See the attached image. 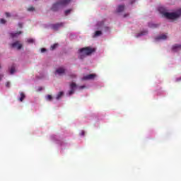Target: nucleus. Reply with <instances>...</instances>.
Wrapping results in <instances>:
<instances>
[{"mask_svg":"<svg viewBox=\"0 0 181 181\" xmlns=\"http://www.w3.org/2000/svg\"><path fill=\"white\" fill-rule=\"evenodd\" d=\"M103 35V32L100 30H97L95 32L93 37H98V36H101Z\"/></svg>","mask_w":181,"mask_h":181,"instance_id":"13","label":"nucleus"},{"mask_svg":"<svg viewBox=\"0 0 181 181\" xmlns=\"http://www.w3.org/2000/svg\"><path fill=\"white\" fill-rule=\"evenodd\" d=\"M47 99L49 100V101H52V100H53V97L52 96V95H48L47 96Z\"/></svg>","mask_w":181,"mask_h":181,"instance_id":"20","label":"nucleus"},{"mask_svg":"<svg viewBox=\"0 0 181 181\" xmlns=\"http://www.w3.org/2000/svg\"><path fill=\"white\" fill-rule=\"evenodd\" d=\"M71 12V9H68L66 11H65L64 13H65V16H67V15H69V13H70Z\"/></svg>","mask_w":181,"mask_h":181,"instance_id":"18","label":"nucleus"},{"mask_svg":"<svg viewBox=\"0 0 181 181\" xmlns=\"http://www.w3.org/2000/svg\"><path fill=\"white\" fill-rule=\"evenodd\" d=\"M76 88H77V84H76V83H74V82H72L70 84L71 90L69 92V95H72V94H74V91L76 90Z\"/></svg>","mask_w":181,"mask_h":181,"instance_id":"4","label":"nucleus"},{"mask_svg":"<svg viewBox=\"0 0 181 181\" xmlns=\"http://www.w3.org/2000/svg\"><path fill=\"white\" fill-rule=\"evenodd\" d=\"M22 31H18L17 33H10V36L11 37H18V36H19V35H21Z\"/></svg>","mask_w":181,"mask_h":181,"instance_id":"12","label":"nucleus"},{"mask_svg":"<svg viewBox=\"0 0 181 181\" xmlns=\"http://www.w3.org/2000/svg\"><path fill=\"white\" fill-rule=\"evenodd\" d=\"M106 29L108 30L110 28L108 27H106Z\"/></svg>","mask_w":181,"mask_h":181,"instance_id":"36","label":"nucleus"},{"mask_svg":"<svg viewBox=\"0 0 181 181\" xmlns=\"http://www.w3.org/2000/svg\"><path fill=\"white\" fill-rule=\"evenodd\" d=\"M11 47L18 49V50H21L22 49V44L19 43V41H16L11 44Z\"/></svg>","mask_w":181,"mask_h":181,"instance_id":"6","label":"nucleus"},{"mask_svg":"<svg viewBox=\"0 0 181 181\" xmlns=\"http://www.w3.org/2000/svg\"><path fill=\"white\" fill-rule=\"evenodd\" d=\"M28 11L29 12H32V11H35V7L30 6V7H29V8H28Z\"/></svg>","mask_w":181,"mask_h":181,"instance_id":"22","label":"nucleus"},{"mask_svg":"<svg viewBox=\"0 0 181 181\" xmlns=\"http://www.w3.org/2000/svg\"><path fill=\"white\" fill-rule=\"evenodd\" d=\"M168 39V36L165 34H162L161 35L157 37L156 40H166Z\"/></svg>","mask_w":181,"mask_h":181,"instance_id":"11","label":"nucleus"},{"mask_svg":"<svg viewBox=\"0 0 181 181\" xmlns=\"http://www.w3.org/2000/svg\"><path fill=\"white\" fill-rule=\"evenodd\" d=\"M99 25H104V22H101L100 23H98Z\"/></svg>","mask_w":181,"mask_h":181,"instance_id":"33","label":"nucleus"},{"mask_svg":"<svg viewBox=\"0 0 181 181\" xmlns=\"http://www.w3.org/2000/svg\"><path fill=\"white\" fill-rule=\"evenodd\" d=\"M2 77H4V75L0 74V81H1V80H2Z\"/></svg>","mask_w":181,"mask_h":181,"instance_id":"32","label":"nucleus"},{"mask_svg":"<svg viewBox=\"0 0 181 181\" xmlns=\"http://www.w3.org/2000/svg\"><path fill=\"white\" fill-rule=\"evenodd\" d=\"M85 134H86V132L82 131L81 133V135L82 136H84Z\"/></svg>","mask_w":181,"mask_h":181,"instance_id":"29","label":"nucleus"},{"mask_svg":"<svg viewBox=\"0 0 181 181\" xmlns=\"http://www.w3.org/2000/svg\"><path fill=\"white\" fill-rule=\"evenodd\" d=\"M0 23H1V24H5V23H6V20H5V19H4V18H1L0 19Z\"/></svg>","mask_w":181,"mask_h":181,"instance_id":"21","label":"nucleus"},{"mask_svg":"<svg viewBox=\"0 0 181 181\" xmlns=\"http://www.w3.org/2000/svg\"><path fill=\"white\" fill-rule=\"evenodd\" d=\"M6 87H7L8 88H9V87H11V82L8 81L6 83Z\"/></svg>","mask_w":181,"mask_h":181,"instance_id":"23","label":"nucleus"},{"mask_svg":"<svg viewBox=\"0 0 181 181\" xmlns=\"http://www.w3.org/2000/svg\"><path fill=\"white\" fill-rule=\"evenodd\" d=\"M21 98H19V101H21V103L23 101L24 98H26V95H25V93L23 92H21L20 93Z\"/></svg>","mask_w":181,"mask_h":181,"instance_id":"15","label":"nucleus"},{"mask_svg":"<svg viewBox=\"0 0 181 181\" xmlns=\"http://www.w3.org/2000/svg\"><path fill=\"white\" fill-rule=\"evenodd\" d=\"M16 70H15V65L11 66V69H10V74H13V73H15Z\"/></svg>","mask_w":181,"mask_h":181,"instance_id":"17","label":"nucleus"},{"mask_svg":"<svg viewBox=\"0 0 181 181\" xmlns=\"http://www.w3.org/2000/svg\"><path fill=\"white\" fill-rule=\"evenodd\" d=\"M158 11L163 15L164 18H166L167 19L174 20L177 19V18H180L181 16V8L173 13L166 12V10H165V8L163 7H160Z\"/></svg>","mask_w":181,"mask_h":181,"instance_id":"1","label":"nucleus"},{"mask_svg":"<svg viewBox=\"0 0 181 181\" xmlns=\"http://www.w3.org/2000/svg\"><path fill=\"white\" fill-rule=\"evenodd\" d=\"M56 73L59 74V76H62V74H64L66 73V69L64 68L61 67L56 70Z\"/></svg>","mask_w":181,"mask_h":181,"instance_id":"9","label":"nucleus"},{"mask_svg":"<svg viewBox=\"0 0 181 181\" xmlns=\"http://www.w3.org/2000/svg\"><path fill=\"white\" fill-rule=\"evenodd\" d=\"M79 88H80L81 90H83V88H86V86H80Z\"/></svg>","mask_w":181,"mask_h":181,"instance_id":"30","label":"nucleus"},{"mask_svg":"<svg viewBox=\"0 0 181 181\" xmlns=\"http://www.w3.org/2000/svg\"><path fill=\"white\" fill-rule=\"evenodd\" d=\"M94 52H95V48H92L90 47H83L79 49L78 58L83 60V59H85L87 56H90L92 53H94Z\"/></svg>","mask_w":181,"mask_h":181,"instance_id":"2","label":"nucleus"},{"mask_svg":"<svg viewBox=\"0 0 181 181\" xmlns=\"http://www.w3.org/2000/svg\"><path fill=\"white\" fill-rule=\"evenodd\" d=\"M71 0H59L57 2L54 4L51 8V11L53 12H57L60 8H63V6H66L70 4Z\"/></svg>","mask_w":181,"mask_h":181,"instance_id":"3","label":"nucleus"},{"mask_svg":"<svg viewBox=\"0 0 181 181\" xmlns=\"http://www.w3.org/2000/svg\"><path fill=\"white\" fill-rule=\"evenodd\" d=\"M57 46H58L57 44H54L53 45L51 46V50H54V49H56Z\"/></svg>","mask_w":181,"mask_h":181,"instance_id":"19","label":"nucleus"},{"mask_svg":"<svg viewBox=\"0 0 181 181\" xmlns=\"http://www.w3.org/2000/svg\"><path fill=\"white\" fill-rule=\"evenodd\" d=\"M129 14H124V18H127V16H128Z\"/></svg>","mask_w":181,"mask_h":181,"instance_id":"34","label":"nucleus"},{"mask_svg":"<svg viewBox=\"0 0 181 181\" xmlns=\"http://www.w3.org/2000/svg\"><path fill=\"white\" fill-rule=\"evenodd\" d=\"M45 52H46V49L45 48H42L41 49V52L45 53Z\"/></svg>","mask_w":181,"mask_h":181,"instance_id":"28","label":"nucleus"},{"mask_svg":"<svg viewBox=\"0 0 181 181\" xmlns=\"http://www.w3.org/2000/svg\"><path fill=\"white\" fill-rule=\"evenodd\" d=\"M125 9V6L124 5H119L116 9L117 13H121L123 12V11H124Z\"/></svg>","mask_w":181,"mask_h":181,"instance_id":"10","label":"nucleus"},{"mask_svg":"<svg viewBox=\"0 0 181 181\" xmlns=\"http://www.w3.org/2000/svg\"><path fill=\"white\" fill-rule=\"evenodd\" d=\"M18 27L22 28L23 27V24H22V23H18Z\"/></svg>","mask_w":181,"mask_h":181,"instance_id":"27","label":"nucleus"},{"mask_svg":"<svg viewBox=\"0 0 181 181\" xmlns=\"http://www.w3.org/2000/svg\"><path fill=\"white\" fill-rule=\"evenodd\" d=\"M151 28H158V24H151Z\"/></svg>","mask_w":181,"mask_h":181,"instance_id":"25","label":"nucleus"},{"mask_svg":"<svg viewBox=\"0 0 181 181\" xmlns=\"http://www.w3.org/2000/svg\"><path fill=\"white\" fill-rule=\"evenodd\" d=\"M71 78H76V75H74V74L71 75Z\"/></svg>","mask_w":181,"mask_h":181,"instance_id":"31","label":"nucleus"},{"mask_svg":"<svg viewBox=\"0 0 181 181\" xmlns=\"http://www.w3.org/2000/svg\"><path fill=\"white\" fill-rule=\"evenodd\" d=\"M95 77H97V75H95V74H90L83 76L82 78V80H94Z\"/></svg>","mask_w":181,"mask_h":181,"instance_id":"5","label":"nucleus"},{"mask_svg":"<svg viewBox=\"0 0 181 181\" xmlns=\"http://www.w3.org/2000/svg\"><path fill=\"white\" fill-rule=\"evenodd\" d=\"M181 50V45L175 44L172 47V52L176 53V52H180Z\"/></svg>","mask_w":181,"mask_h":181,"instance_id":"7","label":"nucleus"},{"mask_svg":"<svg viewBox=\"0 0 181 181\" xmlns=\"http://www.w3.org/2000/svg\"><path fill=\"white\" fill-rule=\"evenodd\" d=\"M63 94H64V93H63V91L59 92V93L57 94V97H56V99H57V100H60V98H62V97H63Z\"/></svg>","mask_w":181,"mask_h":181,"instance_id":"16","label":"nucleus"},{"mask_svg":"<svg viewBox=\"0 0 181 181\" xmlns=\"http://www.w3.org/2000/svg\"><path fill=\"white\" fill-rule=\"evenodd\" d=\"M135 2V0H132V1H131V4H134Z\"/></svg>","mask_w":181,"mask_h":181,"instance_id":"35","label":"nucleus"},{"mask_svg":"<svg viewBox=\"0 0 181 181\" xmlns=\"http://www.w3.org/2000/svg\"><path fill=\"white\" fill-rule=\"evenodd\" d=\"M145 35H148V30L141 31L136 35V37H139V36H145Z\"/></svg>","mask_w":181,"mask_h":181,"instance_id":"14","label":"nucleus"},{"mask_svg":"<svg viewBox=\"0 0 181 181\" xmlns=\"http://www.w3.org/2000/svg\"><path fill=\"white\" fill-rule=\"evenodd\" d=\"M6 18L11 17V13H6Z\"/></svg>","mask_w":181,"mask_h":181,"instance_id":"26","label":"nucleus"},{"mask_svg":"<svg viewBox=\"0 0 181 181\" xmlns=\"http://www.w3.org/2000/svg\"><path fill=\"white\" fill-rule=\"evenodd\" d=\"M63 26H64V23H58L52 25V29H54V30H57L59 28H62Z\"/></svg>","mask_w":181,"mask_h":181,"instance_id":"8","label":"nucleus"},{"mask_svg":"<svg viewBox=\"0 0 181 181\" xmlns=\"http://www.w3.org/2000/svg\"><path fill=\"white\" fill-rule=\"evenodd\" d=\"M27 42H28V43H33L34 40H33V39L30 38V39H28V40H27Z\"/></svg>","mask_w":181,"mask_h":181,"instance_id":"24","label":"nucleus"}]
</instances>
